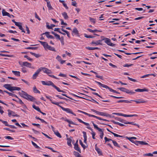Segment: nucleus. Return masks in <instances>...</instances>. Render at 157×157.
Returning a JSON list of instances; mask_svg holds the SVG:
<instances>
[{
	"label": "nucleus",
	"mask_w": 157,
	"mask_h": 157,
	"mask_svg": "<svg viewBox=\"0 0 157 157\" xmlns=\"http://www.w3.org/2000/svg\"><path fill=\"white\" fill-rule=\"evenodd\" d=\"M20 95L24 98L32 101L34 102L36 100L35 98L31 95L28 94L22 90L21 92H19Z\"/></svg>",
	"instance_id": "nucleus-1"
},
{
	"label": "nucleus",
	"mask_w": 157,
	"mask_h": 157,
	"mask_svg": "<svg viewBox=\"0 0 157 157\" xmlns=\"http://www.w3.org/2000/svg\"><path fill=\"white\" fill-rule=\"evenodd\" d=\"M20 95L24 98L32 101L34 102L36 100L35 98L31 95L28 94L22 90L21 92H19Z\"/></svg>",
	"instance_id": "nucleus-2"
},
{
	"label": "nucleus",
	"mask_w": 157,
	"mask_h": 157,
	"mask_svg": "<svg viewBox=\"0 0 157 157\" xmlns=\"http://www.w3.org/2000/svg\"><path fill=\"white\" fill-rule=\"evenodd\" d=\"M76 119L77 120L79 121L80 123H82L84 124L85 125L87 126L86 127L88 129L90 130L92 132L91 133V134L92 136V138L94 139H95V138L94 137L95 136V132H93V129L90 127V124L88 123L82 121L81 119L78 118H76Z\"/></svg>",
	"instance_id": "nucleus-3"
},
{
	"label": "nucleus",
	"mask_w": 157,
	"mask_h": 157,
	"mask_svg": "<svg viewBox=\"0 0 157 157\" xmlns=\"http://www.w3.org/2000/svg\"><path fill=\"white\" fill-rule=\"evenodd\" d=\"M10 85H11L10 84H5L3 85V87L11 91L13 90H21V88L20 87L15 86H11Z\"/></svg>",
	"instance_id": "nucleus-4"
},
{
	"label": "nucleus",
	"mask_w": 157,
	"mask_h": 157,
	"mask_svg": "<svg viewBox=\"0 0 157 157\" xmlns=\"http://www.w3.org/2000/svg\"><path fill=\"white\" fill-rule=\"evenodd\" d=\"M102 41H104V42L108 44V39L106 38L105 39H102V40H99L97 41H93L91 43V44H94L95 45H98L99 44H101V42Z\"/></svg>",
	"instance_id": "nucleus-5"
},
{
	"label": "nucleus",
	"mask_w": 157,
	"mask_h": 157,
	"mask_svg": "<svg viewBox=\"0 0 157 157\" xmlns=\"http://www.w3.org/2000/svg\"><path fill=\"white\" fill-rule=\"evenodd\" d=\"M19 63L21 67L25 66L31 68H34L33 67H31V64L27 62H22L19 61Z\"/></svg>",
	"instance_id": "nucleus-6"
},
{
	"label": "nucleus",
	"mask_w": 157,
	"mask_h": 157,
	"mask_svg": "<svg viewBox=\"0 0 157 157\" xmlns=\"http://www.w3.org/2000/svg\"><path fill=\"white\" fill-rule=\"evenodd\" d=\"M117 89L120 90L121 91L130 94H133L135 93V92H133L132 90H130L124 87L118 88Z\"/></svg>",
	"instance_id": "nucleus-7"
},
{
	"label": "nucleus",
	"mask_w": 157,
	"mask_h": 157,
	"mask_svg": "<svg viewBox=\"0 0 157 157\" xmlns=\"http://www.w3.org/2000/svg\"><path fill=\"white\" fill-rule=\"evenodd\" d=\"M41 71L42 70L43 72L48 74V75L49 74L52 73L51 71L48 69V68L45 67H41L40 68Z\"/></svg>",
	"instance_id": "nucleus-8"
},
{
	"label": "nucleus",
	"mask_w": 157,
	"mask_h": 157,
	"mask_svg": "<svg viewBox=\"0 0 157 157\" xmlns=\"http://www.w3.org/2000/svg\"><path fill=\"white\" fill-rule=\"evenodd\" d=\"M61 108L63 110L67 112V113L71 114L75 116H76V114L70 109L67 108H65L63 107H61Z\"/></svg>",
	"instance_id": "nucleus-9"
},
{
	"label": "nucleus",
	"mask_w": 157,
	"mask_h": 157,
	"mask_svg": "<svg viewBox=\"0 0 157 157\" xmlns=\"http://www.w3.org/2000/svg\"><path fill=\"white\" fill-rule=\"evenodd\" d=\"M8 114L9 116L10 117L11 116H13V117H18V116H19L18 115H17V114H16L14 112L11 111L10 110H8Z\"/></svg>",
	"instance_id": "nucleus-10"
},
{
	"label": "nucleus",
	"mask_w": 157,
	"mask_h": 157,
	"mask_svg": "<svg viewBox=\"0 0 157 157\" xmlns=\"http://www.w3.org/2000/svg\"><path fill=\"white\" fill-rule=\"evenodd\" d=\"M2 13L3 16H7L10 17H11V16H12L13 17H14V16L13 15H10L8 13L5 11L4 9H3L2 10Z\"/></svg>",
	"instance_id": "nucleus-11"
},
{
	"label": "nucleus",
	"mask_w": 157,
	"mask_h": 157,
	"mask_svg": "<svg viewBox=\"0 0 157 157\" xmlns=\"http://www.w3.org/2000/svg\"><path fill=\"white\" fill-rule=\"evenodd\" d=\"M40 71L41 70H40V68H39L33 75V79H36V78L38 76V75Z\"/></svg>",
	"instance_id": "nucleus-12"
},
{
	"label": "nucleus",
	"mask_w": 157,
	"mask_h": 157,
	"mask_svg": "<svg viewBox=\"0 0 157 157\" xmlns=\"http://www.w3.org/2000/svg\"><path fill=\"white\" fill-rule=\"evenodd\" d=\"M38 41L43 46L45 49H47V48L48 45L47 42H43L40 40H39Z\"/></svg>",
	"instance_id": "nucleus-13"
},
{
	"label": "nucleus",
	"mask_w": 157,
	"mask_h": 157,
	"mask_svg": "<svg viewBox=\"0 0 157 157\" xmlns=\"http://www.w3.org/2000/svg\"><path fill=\"white\" fill-rule=\"evenodd\" d=\"M64 121H65L67 122H68L69 123V124L68 125V126L70 127H72L71 126V124H74V125H77L75 123H74L72 121H71L68 119H65Z\"/></svg>",
	"instance_id": "nucleus-14"
},
{
	"label": "nucleus",
	"mask_w": 157,
	"mask_h": 157,
	"mask_svg": "<svg viewBox=\"0 0 157 157\" xmlns=\"http://www.w3.org/2000/svg\"><path fill=\"white\" fill-rule=\"evenodd\" d=\"M49 32H46L43 33L42 35L45 34L46 37L48 38H50L51 39H54V37L52 35L49 34Z\"/></svg>",
	"instance_id": "nucleus-15"
},
{
	"label": "nucleus",
	"mask_w": 157,
	"mask_h": 157,
	"mask_svg": "<svg viewBox=\"0 0 157 157\" xmlns=\"http://www.w3.org/2000/svg\"><path fill=\"white\" fill-rule=\"evenodd\" d=\"M95 149L99 155H101L102 154L100 148L97 147V144L95 145Z\"/></svg>",
	"instance_id": "nucleus-16"
},
{
	"label": "nucleus",
	"mask_w": 157,
	"mask_h": 157,
	"mask_svg": "<svg viewBox=\"0 0 157 157\" xmlns=\"http://www.w3.org/2000/svg\"><path fill=\"white\" fill-rule=\"evenodd\" d=\"M147 91H148V90L146 88L142 89L138 88L135 90V91L136 92H143Z\"/></svg>",
	"instance_id": "nucleus-17"
},
{
	"label": "nucleus",
	"mask_w": 157,
	"mask_h": 157,
	"mask_svg": "<svg viewBox=\"0 0 157 157\" xmlns=\"http://www.w3.org/2000/svg\"><path fill=\"white\" fill-rule=\"evenodd\" d=\"M95 82L97 83L100 86L105 88H108V87L107 86L102 84L100 82L96 81H95Z\"/></svg>",
	"instance_id": "nucleus-18"
},
{
	"label": "nucleus",
	"mask_w": 157,
	"mask_h": 157,
	"mask_svg": "<svg viewBox=\"0 0 157 157\" xmlns=\"http://www.w3.org/2000/svg\"><path fill=\"white\" fill-rule=\"evenodd\" d=\"M133 101H135L137 103H144L146 102L147 101L142 100H134Z\"/></svg>",
	"instance_id": "nucleus-19"
},
{
	"label": "nucleus",
	"mask_w": 157,
	"mask_h": 157,
	"mask_svg": "<svg viewBox=\"0 0 157 157\" xmlns=\"http://www.w3.org/2000/svg\"><path fill=\"white\" fill-rule=\"evenodd\" d=\"M67 144L68 145L71 147L72 146V145L71 144V142L72 141V140L70 138H67Z\"/></svg>",
	"instance_id": "nucleus-20"
},
{
	"label": "nucleus",
	"mask_w": 157,
	"mask_h": 157,
	"mask_svg": "<svg viewBox=\"0 0 157 157\" xmlns=\"http://www.w3.org/2000/svg\"><path fill=\"white\" fill-rule=\"evenodd\" d=\"M12 72L16 76H20V72L19 71H12Z\"/></svg>",
	"instance_id": "nucleus-21"
},
{
	"label": "nucleus",
	"mask_w": 157,
	"mask_h": 157,
	"mask_svg": "<svg viewBox=\"0 0 157 157\" xmlns=\"http://www.w3.org/2000/svg\"><path fill=\"white\" fill-rule=\"evenodd\" d=\"M92 124H93V125L94 126V127L95 128L98 130L99 132H102L101 129L100 128L98 127V126L97 125L94 124V123L93 122H92Z\"/></svg>",
	"instance_id": "nucleus-22"
},
{
	"label": "nucleus",
	"mask_w": 157,
	"mask_h": 157,
	"mask_svg": "<svg viewBox=\"0 0 157 157\" xmlns=\"http://www.w3.org/2000/svg\"><path fill=\"white\" fill-rule=\"evenodd\" d=\"M47 27L48 29H52L53 27H54L55 26V25L52 24H51L50 25H48V23L47 22Z\"/></svg>",
	"instance_id": "nucleus-23"
},
{
	"label": "nucleus",
	"mask_w": 157,
	"mask_h": 157,
	"mask_svg": "<svg viewBox=\"0 0 157 157\" xmlns=\"http://www.w3.org/2000/svg\"><path fill=\"white\" fill-rule=\"evenodd\" d=\"M72 32L74 33H75V34L77 36H79V33L78 32V31L77 29L75 28L72 31Z\"/></svg>",
	"instance_id": "nucleus-24"
},
{
	"label": "nucleus",
	"mask_w": 157,
	"mask_h": 157,
	"mask_svg": "<svg viewBox=\"0 0 157 157\" xmlns=\"http://www.w3.org/2000/svg\"><path fill=\"white\" fill-rule=\"evenodd\" d=\"M47 6L49 10H50L53 9V8L51 6L50 2H47Z\"/></svg>",
	"instance_id": "nucleus-25"
},
{
	"label": "nucleus",
	"mask_w": 157,
	"mask_h": 157,
	"mask_svg": "<svg viewBox=\"0 0 157 157\" xmlns=\"http://www.w3.org/2000/svg\"><path fill=\"white\" fill-rule=\"evenodd\" d=\"M82 133L83 134V137L84 138V143H86V142L87 138L86 133V132L83 131L82 132Z\"/></svg>",
	"instance_id": "nucleus-26"
},
{
	"label": "nucleus",
	"mask_w": 157,
	"mask_h": 157,
	"mask_svg": "<svg viewBox=\"0 0 157 157\" xmlns=\"http://www.w3.org/2000/svg\"><path fill=\"white\" fill-rule=\"evenodd\" d=\"M46 98H47L48 99H49L51 101V102L54 104H55L57 105H59V103L58 102H54L52 101V100L50 99V98L49 97H48L47 96H46Z\"/></svg>",
	"instance_id": "nucleus-27"
},
{
	"label": "nucleus",
	"mask_w": 157,
	"mask_h": 157,
	"mask_svg": "<svg viewBox=\"0 0 157 157\" xmlns=\"http://www.w3.org/2000/svg\"><path fill=\"white\" fill-rule=\"evenodd\" d=\"M33 91L35 93H38L39 94H40V92L36 88L35 86H34L33 87Z\"/></svg>",
	"instance_id": "nucleus-28"
},
{
	"label": "nucleus",
	"mask_w": 157,
	"mask_h": 157,
	"mask_svg": "<svg viewBox=\"0 0 157 157\" xmlns=\"http://www.w3.org/2000/svg\"><path fill=\"white\" fill-rule=\"evenodd\" d=\"M109 132H111L115 137H124L123 136H120V135H118V134H117L113 132H112L110 131L109 130Z\"/></svg>",
	"instance_id": "nucleus-29"
},
{
	"label": "nucleus",
	"mask_w": 157,
	"mask_h": 157,
	"mask_svg": "<svg viewBox=\"0 0 157 157\" xmlns=\"http://www.w3.org/2000/svg\"><path fill=\"white\" fill-rule=\"evenodd\" d=\"M109 140H112V141L113 143L114 146H116V147H120L119 146L118 144L117 143V142L115 141L112 140L111 139H109Z\"/></svg>",
	"instance_id": "nucleus-30"
},
{
	"label": "nucleus",
	"mask_w": 157,
	"mask_h": 157,
	"mask_svg": "<svg viewBox=\"0 0 157 157\" xmlns=\"http://www.w3.org/2000/svg\"><path fill=\"white\" fill-rule=\"evenodd\" d=\"M47 49H48L52 51H56L55 49L54 48L52 47L49 45L48 46Z\"/></svg>",
	"instance_id": "nucleus-31"
},
{
	"label": "nucleus",
	"mask_w": 157,
	"mask_h": 157,
	"mask_svg": "<svg viewBox=\"0 0 157 157\" xmlns=\"http://www.w3.org/2000/svg\"><path fill=\"white\" fill-rule=\"evenodd\" d=\"M62 15L65 19H68V17L66 12H64L63 13H62Z\"/></svg>",
	"instance_id": "nucleus-32"
},
{
	"label": "nucleus",
	"mask_w": 157,
	"mask_h": 157,
	"mask_svg": "<svg viewBox=\"0 0 157 157\" xmlns=\"http://www.w3.org/2000/svg\"><path fill=\"white\" fill-rule=\"evenodd\" d=\"M32 107L33 109H35L38 112H39L40 111V108L38 106H36L34 105H33Z\"/></svg>",
	"instance_id": "nucleus-33"
},
{
	"label": "nucleus",
	"mask_w": 157,
	"mask_h": 157,
	"mask_svg": "<svg viewBox=\"0 0 157 157\" xmlns=\"http://www.w3.org/2000/svg\"><path fill=\"white\" fill-rule=\"evenodd\" d=\"M47 83V85L48 86H53L54 85V84L51 81H48L47 82H46Z\"/></svg>",
	"instance_id": "nucleus-34"
},
{
	"label": "nucleus",
	"mask_w": 157,
	"mask_h": 157,
	"mask_svg": "<svg viewBox=\"0 0 157 157\" xmlns=\"http://www.w3.org/2000/svg\"><path fill=\"white\" fill-rule=\"evenodd\" d=\"M74 148L76 150L79 151L80 153H81V150L80 148L79 147L78 145H75Z\"/></svg>",
	"instance_id": "nucleus-35"
},
{
	"label": "nucleus",
	"mask_w": 157,
	"mask_h": 157,
	"mask_svg": "<svg viewBox=\"0 0 157 157\" xmlns=\"http://www.w3.org/2000/svg\"><path fill=\"white\" fill-rule=\"evenodd\" d=\"M54 133L58 137L60 138H61L62 137L60 134L57 131H56L54 132Z\"/></svg>",
	"instance_id": "nucleus-36"
},
{
	"label": "nucleus",
	"mask_w": 157,
	"mask_h": 157,
	"mask_svg": "<svg viewBox=\"0 0 157 157\" xmlns=\"http://www.w3.org/2000/svg\"><path fill=\"white\" fill-rule=\"evenodd\" d=\"M74 154L76 157H82L81 155L77 151H74Z\"/></svg>",
	"instance_id": "nucleus-37"
},
{
	"label": "nucleus",
	"mask_w": 157,
	"mask_h": 157,
	"mask_svg": "<svg viewBox=\"0 0 157 157\" xmlns=\"http://www.w3.org/2000/svg\"><path fill=\"white\" fill-rule=\"evenodd\" d=\"M137 115L136 114H133V115H127L124 114V117H137Z\"/></svg>",
	"instance_id": "nucleus-38"
},
{
	"label": "nucleus",
	"mask_w": 157,
	"mask_h": 157,
	"mask_svg": "<svg viewBox=\"0 0 157 157\" xmlns=\"http://www.w3.org/2000/svg\"><path fill=\"white\" fill-rule=\"evenodd\" d=\"M124 102L127 103H130L131 102L130 101L126 100H120L117 102Z\"/></svg>",
	"instance_id": "nucleus-39"
},
{
	"label": "nucleus",
	"mask_w": 157,
	"mask_h": 157,
	"mask_svg": "<svg viewBox=\"0 0 157 157\" xmlns=\"http://www.w3.org/2000/svg\"><path fill=\"white\" fill-rule=\"evenodd\" d=\"M54 31H57V32H59V33L62 34L63 35H65V33H62L59 30V28H55L54 29Z\"/></svg>",
	"instance_id": "nucleus-40"
},
{
	"label": "nucleus",
	"mask_w": 157,
	"mask_h": 157,
	"mask_svg": "<svg viewBox=\"0 0 157 157\" xmlns=\"http://www.w3.org/2000/svg\"><path fill=\"white\" fill-rule=\"evenodd\" d=\"M17 98L18 99V101H17L15 100H14V99H13V100L16 101H17V102L19 103L20 104H21V105H23V104H24V103L23 102V101H22V100L20 99L19 98L17 97Z\"/></svg>",
	"instance_id": "nucleus-41"
},
{
	"label": "nucleus",
	"mask_w": 157,
	"mask_h": 157,
	"mask_svg": "<svg viewBox=\"0 0 157 157\" xmlns=\"http://www.w3.org/2000/svg\"><path fill=\"white\" fill-rule=\"evenodd\" d=\"M32 143L33 146L36 148H39L40 147L33 141H31Z\"/></svg>",
	"instance_id": "nucleus-42"
},
{
	"label": "nucleus",
	"mask_w": 157,
	"mask_h": 157,
	"mask_svg": "<svg viewBox=\"0 0 157 157\" xmlns=\"http://www.w3.org/2000/svg\"><path fill=\"white\" fill-rule=\"evenodd\" d=\"M0 121H1L3 124H5V126H8L9 124H8V123L7 121H4L2 120H1Z\"/></svg>",
	"instance_id": "nucleus-43"
},
{
	"label": "nucleus",
	"mask_w": 157,
	"mask_h": 157,
	"mask_svg": "<svg viewBox=\"0 0 157 157\" xmlns=\"http://www.w3.org/2000/svg\"><path fill=\"white\" fill-rule=\"evenodd\" d=\"M53 87H54L55 89H56L57 90V91H58L59 92H63V90H61L59 87H57L55 85H54Z\"/></svg>",
	"instance_id": "nucleus-44"
},
{
	"label": "nucleus",
	"mask_w": 157,
	"mask_h": 157,
	"mask_svg": "<svg viewBox=\"0 0 157 157\" xmlns=\"http://www.w3.org/2000/svg\"><path fill=\"white\" fill-rule=\"evenodd\" d=\"M0 55L3 56H7L9 57H12L13 56L12 55H10L6 54H0Z\"/></svg>",
	"instance_id": "nucleus-45"
},
{
	"label": "nucleus",
	"mask_w": 157,
	"mask_h": 157,
	"mask_svg": "<svg viewBox=\"0 0 157 157\" xmlns=\"http://www.w3.org/2000/svg\"><path fill=\"white\" fill-rule=\"evenodd\" d=\"M140 144L148 145V144L147 143L143 141H140Z\"/></svg>",
	"instance_id": "nucleus-46"
},
{
	"label": "nucleus",
	"mask_w": 157,
	"mask_h": 157,
	"mask_svg": "<svg viewBox=\"0 0 157 157\" xmlns=\"http://www.w3.org/2000/svg\"><path fill=\"white\" fill-rule=\"evenodd\" d=\"M109 90L111 92H112L114 93H116L117 94H119L120 93L117 91L116 90H113V89H112L109 87Z\"/></svg>",
	"instance_id": "nucleus-47"
},
{
	"label": "nucleus",
	"mask_w": 157,
	"mask_h": 157,
	"mask_svg": "<svg viewBox=\"0 0 157 157\" xmlns=\"http://www.w3.org/2000/svg\"><path fill=\"white\" fill-rule=\"evenodd\" d=\"M26 48L29 49L36 50L37 48L36 47H29L27 48Z\"/></svg>",
	"instance_id": "nucleus-48"
},
{
	"label": "nucleus",
	"mask_w": 157,
	"mask_h": 157,
	"mask_svg": "<svg viewBox=\"0 0 157 157\" xmlns=\"http://www.w3.org/2000/svg\"><path fill=\"white\" fill-rule=\"evenodd\" d=\"M143 155L144 156H151V157L153 156V153L151 154L150 153L145 154L144 155Z\"/></svg>",
	"instance_id": "nucleus-49"
},
{
	"label": "nucleus",
	"mask_w": 157,
	"mask_h": 157,
	"mask_svg": "<svg viewBox=\"0 0 157 157\" xmlns=\"http://www.w3.org/2000/svg\"><path fill=\"white\" fill-rule=\"evenodd\" d=\"M115 44L113 43H111L110 42V40L109 39V45L114 46L115 45Z\"/></svg>",
	"instance_id": "nucleus-50"
},
{
	"label": "nucleus",
	"mask_w": 157,
	"mask_h": 157,
	"mask_svg": "<svg viewBox=\"0 0 157 157\" xmlns=\"http://www.w3.org/2000/svg\"><path fill=\"white\" fill-rule=\"evenodd\" d=\"M128 124H131L133 125H136V126H137L138 128L139 127V125L138 124H137L136 123H135L133 122H128Z\"/></svg>",
	"instance_id": "nucleus-51"
},
{
	"label": "nucleus",
	"mask_w": 157,
	"mask_h": 157,
	"mask_svg": "<svg viewBox=\"0 0 157 157\" xmlns=\"http://www.w3.org/2000/svg\"><path fill=\"white\" fill-rule=\"evenodd\" d=\"M61 41V44L63 45L64 44V39L63 37V36H62L61 37L60 39L59 40Z\"/></svg>",
	"instance_id": "nucleus-52"
},
{
	"label": "nucleus",
	"mask_w": 157,
	"mask_h": 157,
	"mask_svg": "<svg viewBox=\"0 0 157 157\" xmlns=\"http://www.w3.org/2000/svg\"><path fill=\"white\" fill-rule=\"evenodd\" d=\"M109 96L111 97H113V98H117V99H121V98H124L122 97H116V96H113L111 95H109Z\"/></svg>",
	"instance_id": "nucleus-53"
},
{
	"label": "nucleus",
	"mask_w": 157,
	"mask_h": 157,
	"mask_svg": "<svg viewBox=\"0 0 157 157\" xmlns=\"http://www.w3.org/2000/svg\"><path fill=\"white\" fill-rule=\"evenodd\" d=\"M79 143L81 146L83 147L84 149H85V146L83 144L82 142L81 141V140H79Z\"/></svg>",
	"instance_id": "nucleus-54"
},
{
	"label": "nucleus",
	"mask_w": 157,
	"mask_h": 157,
	"mask_svg": "<svg viewBox=\"0 0 157 157\" xmlns=\"http://www.w3.org/2000/svg\"><path fill=\"white\" fill-rule=\"evenodd\" d=\"M56 59L59 61L60 62L61 60V58L60 56L58 55L56 58Z\"/></svg>",
	"instance_id": "nucleus-55"
},
{
	"label": "nucleus",
	"mask_w": 157,
	"mask_h": 157,
	"mask_svg": "<svg viewBox=\"0 0 157 157\" xmlns=\"http://www.w3.org/2000/svg\"><path fill=\"white\" fill-rule=\"evenodd\" d=\"M113 114H116L118 115L124 116V114L119 113H113Z\"/></svg>",
	"instance_id": "nucleus-56"
},
{
	"label": "nucleus",
	"mask_w": 157,
	"mask_h": 157,
	"mask_svg": "<svg viewBox=\"0 0 157 157\" xmlns=\"http://www.w3.org/2000/svg\"><path fill=\"white\" fill-rule=\"evenodd\" d=\"M4 137L6 139H8L10 140H13V138L11 137H10V136H5Z\"/></svg>",
	"instance_id": "nucleus-57"
},
{
	"label": "nucleus",
	"mask_w": 157,
	"mask_h": 157,
	"mask_svg": "<svg viewBox=\"0 0 157 157\" xmlns=\"http://www.w3.org/2000/svg\"><path fill=\"white\" fill-rule=\"evenodd\" d=\"M133 64H124V65L123 66L124 67H129L130 66H132Z\"/></svg>",
	"instance_id": "nucleus-58"
},
{
	"label": "nucleus",
	"mask_w": 157,
	"mask_h": 157,
	"mask_svg": "<svg viewBox=\"0 0 157 157\" xmlns=\"http://www.w3.org/2000/svg\"><path fill=\"white\" fill-rule=\"evenodd\" d=\"M59 76H61L63 77H66V75L62 73H60L59 75Z\"/></svg>",
	"instance_id": "nucleus-59"
},
{
	"label": "nucleus",
	"mask_w": 157,
	"mask_h": 157,
	"mask_svg": "<svg viewBox=\"0 0 157 157\" xmlns=\"http://www.w3.org/2000/svg\"><path fill=\"white\" fill-rule=\"evenodd\" d=\"M24 57L25 58H26L28 59L29 60V61H32L33 60V59H32L31 58L27 55L25 56Z\"/></svg>",
	"instance_id": "nucleus-60"
},
{
	"label": "nucleus",
	"mask_w": 157,
	"mask_h": 157,
	"mask_svg": "<svg viewBox=\"0 0 157 157\" xmlns=\"http://www.w3.org/2000/svg\"><path fill=\"white\" fill-rule=\"evenodd\" d=\"M35 17L37 18L40 21L41 20L40 18L39 17L38 15H37V13L36 12L35 13Z\"/></svg>",
	"instance_id": "nucleus-61"
},
{
	"label": "nucleus",
	"mask_w": 157,
	"mask_h": 157,
	"mask_svg": "<svg viewBox=\"0 0 157 157\" xmlns=\"http://www.w3.org/2000/svg\"><path fill=\"white\" fill-rule=\"evenodd\" d=\"M128 79L132 81V82H136V81L135 79H133L132 78H130L129 77H128Z\"/></svg>",
	"instance_id": "nucleus-62"
},
{
	"label": "nucleus",
	"mask_w": 157,
	"mask_h": 157,
	"mask_svg": "<svg viewBox=\"0 0 157 157\" xmlns=\"http://www.w3.org/2000/svg\"><path fill=\"white\" fill-rule=\"evenodd\" d=\"M84 36H85V37L87 38H91L93 37V36H88V35H87V34H85Z\"/></svg>",
	"instance_id": "nucleus-63"
},
{
	"label": "nucleus",
	"mask_w": 157,
	"mask_h": 157,
	"mask_svg": "<svg viewBox=\"0 0 157 157\" xmlns=\"http://www.w3.org/2000/svg\"><path fill=\"white\" fill-rule=\"evenodd\" d=\"M86 48L89 50H94V47H86Z\"/></svg>",
	"instance_id": "nucleus-64"
}]
</instances>
